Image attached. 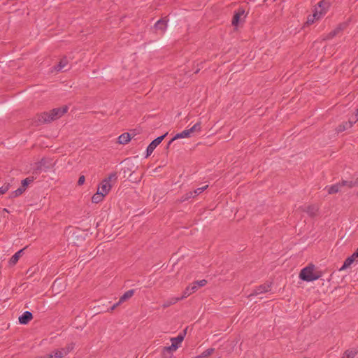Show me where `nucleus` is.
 Here are the masks:
<instances>
[{"mask_svg": "<svg viewBox=\"0 0 358 358\" xmlns=\"http://www.w3.org/2000/svg\"><path fill=\"white\" fill-rule=\"evenodd\" d=\"M36 358H44L43 357H36Z\"/></svg>", "mask_w": 358, "mask_h": 358, "instance_id": "49530a36", "label": "nucleus"}, {"mask_svg": "<svg viewBox=\"0 0 358 358\" xmlns=\"http://www.w3.org/2000/svg\"><path fill=\"white\" fill-rule=\"evenodd\" d=\"M85 176H83V175L80 176L78 180V185H79V186L83 185L85 183Z\"/></svg>", "mask_w": 358, "mask_h": 358, "instance_id": "e433bc0d", "label": "nucleus"}, {"mask_svg": "<svg viewBox=\"0 0 358 358\" xmlns=\"http://www.w3.org/2000/svg\"><path fill=\"white\" fill-rule=\"evenodd\" d=\"M192 198H194V197L192 191H189L180 197V203L184 202V201H187Z\"/></svg>", "mask_w": 358, "mask_h": 358, "instance_id": "bb28decb", "label": "nucleus"}, {"mask_svg": "<svg viewBox=\"0 0 358 358\" xmlns=\"http://www.w3.org/2000/svg\"><path fill=\"white\" fill-rule=\"evenodd\" d=\"M315 265L312 263L303 268L299 273V278L306 282H313L318 280L322 275L320 271H314Z\"/></svg>", "mask_w": 358, "mask_h": 358, "instance_id": "f03ea898", "label": "nucleus"}, {"mask_svg": "<svg viewBox=\"0 0 358 358\" xmlns=\"http://www.w3.org/2000/svg\"><path fill=\"white\" fill-rule=\"evenodd\" d=\"M134 294V289L127 291L119 299V303H122L130 299Z\"/></svg>", "mask_w": 358, "mask_h": 358, "instance_id": "412c9836", "label": "nucleus"}, {"mask_svg": "<svg viewBox=\"0 0 358 358\" xmlns=\"http://www.w3.org/2000/svg\"><path fill=\"white\" fill-rule=\"evenodd\" d=\"M215 351V348H208L205 351H203L200 355L196 357V358H208Z\"/></svg>", "mask_w": 358, "mask_h": 358, "instance_id": "393cba45", "label": "nucleus"}, {"mask_svg": "<svg viewBox=\"0 0 358 358\" xmlns=\"http://www.w3.org/2000/svg\"><path fill=\"white\" fill-rule=\"evenodd\" d=\"M69 61L66 57H64L60 59L58 64L55 66L54 69L57 71H66L68 69H66L68 66Z\"/></svg>", "mask_w": 358, "mask_h": 358, "instance_id": "4468645a", "label": "nucleus"}, {"mask_svg": "<svg viewBox=\"0 0 358 358\" xmlns=\"http://www.w3.org/2000/svg\"><path fill=\"white\" fill-rule=\"evenodd\" d=\"M208 185H205V186H203L202 187L197 188V189H194V191H192L194 197L195 198L199 194L202 193L204 190H206L208 188Z\"/></svg>", "mask_w": 358, "mask_h": 358, "instance_id": "7c9ffc66", "label": "nucleus"}, {"mask_svg": "<svg viewBox=\"0 0 358 358\" xmlns=\"http://www.w3.org/2000/svg\"><path fill=\"white\" fill-rule=\"evenodd\" d=\"M26 248H23V249H21L19 251H17V252H15L12 257L11 258L9 259L8 261V264L10 266H13L14 265L16 264V263L18 262L20 257L22 256L24 250H25Z\"/></svg>", "mask_w": 358, "mask_h": 358, "instance_id": "dca6fc26", "label": "nucleus"}, {"mask_svg": "<svg viewBox=\"0 0 358 358\" xmlns=\"http://www.w3.org/2000/svg\"><path fill=\"white\" fill-rule=\"evenodd\" d=\"M342 187L343 186L341 185V182H338L333 185L327 186L326 189L329 194H333L340 192Z\"/></svg>", "mask_w": 358, "mask_h": 358, "instance_id": "f3484780", "label": "nucleus"}, {"mask_svg": "<svg viewBox=\"0 0 358 358\" xmlns=\"http://www.w3.org/2000/svg\"><path fill=\"white\" fill-rule=\"evenodd\" d=\"M120 304V303H119V301H118V302H117L116 303H115L113 306H111V307L110 308V310H110V311H113V310H115V308L116 307H117Z\"/></svg>", "mask_w": 358, "mask_h": 358, "instance_id": "58836bf2", "label": "nucleus"}, {"mask_svg": "<svg viewBox=\"0 0 358 358\" xmlns=\"http://www.w3.org/2000/svg\"><path fill=\"white\" fill-rule=\"evenodd\" d=\"M24 191H25L24 189H23L22 187H20L16 190L12 192L10 196L11 198L17 197L20 195H21L22 194H23V192H24Z\"/></svg>", "mask_w": 358, "mask_h": 358, "instance_id": "cd10ccee", "label": "nucleus"}, {"mask_svg": "<svg viewBox=\"0 0 358 358\" xmlns=\"http://www.w3.org/2000/svg\"><path fill=\"white\" fill-rule=\"evenodd\" d=\"M352 257H354V259H357L358 258V248H357V250L353 252V254L352 255Z\"/></svg>", "mask_w": 358, "mask_h": 358, "instance_id": "4c0bfd02", "label": "nucleus"}, {"mask_svg": "<svg viewBox=\"0 0 358 358\" xmlns=\"http://www.w3.org/2000/svg\"><path fill=\"white\" fill-rule=\"evenodd\" d=\"M358 353V347L345 351L343 358H354Z\"/></svg>", "mask_w": 358, "mask_h": 358, "instance_id": "aec40b11", "label": "nucleus"}, {"mask_svg": "<svg viewBox=\"0 0 358 358\" xmlns=\"http://www.w3.org/2000/svg\"><path fill=\"white\" fill-rule=\"evenodd\" d=\"M104 194L103 193L97 192L94 194L92 197V201L94 203H98L101 201L104 197Z\"/></svg>", "mask_w": 358, "mask_h": 358, "instance_id": "b1692460", "label": "nucleus"}, {"mask_svg": "<svg viewBox=\"0 0 358 358\" xmlns=\"http://www.w3.org/2000/svg\"><path fill=\"white\" fill-rule=\"evenodd\" d=\"M187 329H188V327H186L185 328V329L182 331V332L180 333V344L182 343V342L183 341L186 334H187Z\"/></svg>", "mask_w": 358, "mask_h": 358, "instance_id": "f704fd0d", "label": "nucleus"}, {"mask_svg": "<svg viewBox=\"0 0 358 358\" xmlns=\"http://www.w3.org/2000/svg\"><path fill=\"white\" fill-rule=\"evenodd\" d=\"M245 14V9L243 7H239L237 10L234 11L231 24L234 27H238L241 21V16Z\"/></svg>", "mask_w": 358, "mask_h": 358, "instance_id": "9d476101", "label": "nucleus"}, {"mask_svg": "<svg viewBox=\"0 0 358 358\" xmlns=\"http://www.w3.org/2000/svg\"><path fill=\"white\" fill-rule=\"evenodd\" d=\"M179 138V133L176 134L168 143L167 145H166V149H169V147L171 146V143Z\"/></svg>", "mask_w": 358, "mask_h": 358, "instance_id": "72a5a7b5", "label": "nucleus"}, {"mask_svg": "<svg viewBox=\"0 0 358 358\" xmlns=\"http://www.w3.org/2000/svg\"><path fill=\"white\" fill-rule=\"evenodd\" d=\"M207 280L205 279L196 280L192 284L188 285L183 291L182 296H180V300L187 298L192 293H194L198 290L199 287H204L207 284Z\"/></svg>", "mask_w": 358, "mask_h": 358, "instance_id": "7ed1b4c3", "label": "nucleus"}, {"mask_svg": "<svg viewBox=\"0 0 358 358\" xmlns=\"http://www.w3.org/2000/svg\"><path fill=\"white\" fill-rule=\"evenodd\" d=\"M68 110V107L56 108L48 112L41 113L38 115V121L41 124L49 123L61 117Z\"/></svg>", "mask_w": 358, "mask_h": 358, "instance_id": "f257e3e1", "label": "nucleus"}, {"mask_svg": "<svg viewBox=\"0 0 358 358\" xmlns=\"http://www.w3.org/2000/svg\"><path fill=\"white\" fill-rule=\"evenodd\" d=\"M182 71L184 72V74H185V75H187V74H188V72L187 71V70H186V68H185V67Z\"/></svg>", "mask_w": 358, "mask_h": 358, "instance_id": "a19ab883", "label": "nucleus"}, {"mask_svg": "<svg viewBox=\"0 0 358 358\" xmlns=\"http://www.w3.org/2000/svg\"><path fill=\"white\" fill-rule=\"evenodd\" d=\"M3 212L8 213V210L6 208H3Z\"/></svg>", "mask_w": 358, "mask_h": 358, "instance_id": "c03bdc74", "label": "nucleus"}, {"mask_svg": "<svg viewBox=\"0 0 358 358\" xmlns=\"http://www.w3.org/2000/svg\"><path fill=\"white\" fill-rule=\"evenodd\" d=\"M34 177H28L25 179L22 180L21 182V187L24 189L26 190L27 187L34 181Z\"/></svg>", "mask_w": 358, "mask_h": 358, "instance_id": "a878e982", "label": "nucleus"}, {"mask_svg": "<svg viewBox=\"0 0 358 358\" xmlns=\"http://www.w3.org/2000/svg\"><path fill=\"white\" fill-rule=\"evenodd\" d=\"M131 139V134L129 133H124L118 137V143L120 144L125 145L129 143Z\"/></svg>", "mask_w": 358, "mask_h": 358, "instance_id": "6ab92c4d", "label": "nucleus"}, {"mask_svg": "<svg viewBox=\"0 0 358 358\" xmlns=\"http://www.w3.org/2000/svg\"><path fill=\"white\" fill-rule=\"evenodd\" d=\"M347 24L345 23L340 24L334 30L331 31L326 36L325 39L330 40L338 35L341 31L345 29Z\"/></svg>", "mask_w": 358, "mask_h": 358, "instance_id": "9b49d317", "label": "nucleus"}, {"mask_svg": "<svg viewBox=\"0 0 358 358\" xmlns=\"http://www.w3.org/2000/svg\"><path fill=\"white\" fill-rule=\"evenodd\" d=\"M196 358V357H195Z\"/></svg>", "mask_w": 358, "mask_h": 358, "instance_id": "09e8293b", "label": "nucleus"}, {"mask_svg": "<svg viewBox=\"0 0 358 358\" xmlns=\"http://www.w3.org/2000/svg\"><path fill=\"white\" fill-rule=\"evenodd\" d=\"M45 160L44 159H42L40 162H38L36 164V170L37 171L41 172V171L42 170V166H45Z\"/></svg>", "mask_w": 358, "mask_h": 358, "instance_id": "2f4dec72", "label": "nucleus"}, {"mask_svg": "<svg viewBox=\"0 0 358 358\" xmlns=\"http://www.w3.org/2000/svg\"><path fill=\"white\" fill-rule=\"evenodd\" d=\"M167 134L168 133H166L157 137L149 144L146 149V157L150 156L156 147L161 143V142L164 140V138Z\"/></svg>", "mask_w": 358, "mask_h": 358, "instance_id": "6e6552de", "label": "nucleus"}, {"mask_svg": "<svg viewBox=\"0 0 358 358\" xmlns=\"http://www.w3.org/2000/svg\"><path fill=\"white\" fill-rule=\"evenodd\" d=\"M62 348L52 351L50 354L43 356L44 358H62L65 355L63 354Z\"/></svg>", "mask_w": 358, "mask_h": 358, "instance_id": "a211bd4d", "label": "nucleus"}, {"mask_svg": "<svg viewBox=\"0 0 358 358\" xmlns=\"http://www.w3.org/2000/svg\"><path fill=\"white\" fill-rule=\"evenodd\" d=\"M315 20H317L316 17H314V14L313 15H309L307 19L306 23L308 24H311L314 22Z\"/></svg>", "mask_w": 358, "mask_h": 358, "instance_id": "c9c22d12", "label": "nucleus"}, {"mask_svg": "<svg viewBox=\"0 0 358 358\" xmlns=\"http://www.w3.org/2000/svg\"><path fill=\"white\" fill-rule=\"evenodd\" d=\"M318 208L315 205H310L306 207V209L304 210L306 212L310 217H314L317 212Z\"/></svg>", "mask_w": 358, "mask_h": 358, "instance_id": "5701e85b", "label": "nucleus"}, {"mask_svg": "<svg viewBox=\"0 0 358 358\" xmlns=\"http://www.w3.org/2000/svg\"><path fill=\"white\" fill-rule=\"evenodd\" d=\"M117 179V175L116 172L110 173L108 178L102 180L101 186L99 187V189L101 188L100 192L103 193L104 195H106L112 187V185L110 182L112 181L115 182Z\"/></svg>", "mask_w": 358, "mask_h": 358, "instance_id": "39448f33", "label": "nucleus"}, {"mask_svg": "<svg viewBox=\"0 0 358 358\" xmlns=\"http://www.w3.org/2000/svg\"><path fill=\"white\" fill-rule=\"evenodd\" d=\"M167 22L168 20H166L165 18H162L156 22L154 25V28L156 30H159L162 32H164L167 27Z\"/></svg>", "mask_w": 358, "mask_h": 358, "instance_id": "2eb2a0df", "label": "nucleus"}, {"mask_svg": "<svg viewBox=\"0 0 358 358\" xmlns=\"http://www.w3.org/2000/svg\"><path fill=\"white\" fill-rule=\"evenodd\" d=\"M272 286V282H266L264 284H262L258 287H257L248 296V297H251L253 296H257L260 294L266 293L271 290Z\"/></svg>", "mask_w": 358, "mask_h": 358, "instance_id": "0eeeda50", "label": "nucleus"}, {"mask_svg": "<svg viewBox=\"0 0 358 358\" xmlns=\"http://www.w3.org/2000/svg\"><path fill=\"white\" fill-rule=\"evenodd\" d=\"M172 344L164 347L162 350L163 358H176L173 357V353L179 348V335L171 339Z\"/></svg>", "mask_w": 358, "mask_h": 358, "instance_id": "20e7f679", "label": "nucleus"}, {"mask_svg": "<svg viewBox=\"0 0 358 358\" xmlns=\"http://www.w3.org/2000/svg\"><path fill=\"white\" fill-rule=\"evenodd\" d=\"M74 348V343H71L69 344H68L66 347L64 348H62V350L63 351V354H64V355L66 356V355H68L71 351H72Z\"/></svg>", "mask_w": 358, "mask_h": 358, "instance_id": "c85d7f7f", "label": "nucleus"}, {"mask_svg": "<svg viewBox=\"0 0 358 358\" xmlns=\"http://www.w3.org/2000/svg\"><path fill=\"white\" fill-rule=\"evenodd\" d=\"M33 319V315L29 311H25L21 315L19 318V322L21 324H27Z\"/></svg>", "mask_w": 358, "mask_h": 358, "instance_id": "f8f14e48", "label": "nucleus"}, {"mask_svg": "<svg viewBox=\"0 0 358 358\" xmlns=\"http://www.w3.org/2000/svg\"><path fill=\"white\" fill-rule=\"evenodd\" d=\"M10 188L9 184L3 185L2 187H0V195L5 194Z\"/></svg>", "mask_w": 358, "mask_h": 358, "instance_id": "473e14b6", "label": "nucleus"}, {"mask_svg": "<svg viewBox=\"0 0 358 358\" xmlns=\"http://www.w3.org/2000/svg\"><path fill=\"white\" fill-rule=\"evenodd\" d=\"M320 10L316 8L314 11V17L319 20L322 15H324L330 6V3L326 0H322L317 3Z\"/></svg>", "mask_w": 358, "mask_h": 358, "instance_id": "423d86ee", "label": "nucleus"}, {"mask_svg": "<svg viewBox=\"0 0 358 358\" xmlns=\"http://www.w3.org/2000/svg\"><path fill=\"white\" fill-rule=\"evenodd\" d=\"M171 260L173 261V265H175L176 264V262H177V259L176 261H174V257H172Z\"/></svg>", "mask_w": 358, "mask_h": 358, "instance_id": "37998d69", "label": "nucleus"}, {"mask_svg": "<svg viewBox=\"0 0 358 358\" xmlns=\"http://www.w3.org/2000/svg\"><path fill=\"white\" fill-rule=\"evenodd\" d=\"M341 184L343 187H345V186H347L349 188H352L354 187H356L355 186V181L354 180H342L341 181Z\"/></svg>", "mask_w": 358, "mask_h": 358, "instance_id": "c756f323", "label": "nucleus"}, {"mask_svg": "<svg viewBox=\"0 0 358 358\" xmlns=\"http://www.w3.org/2000/svg\"><path fill=\"white\" fill-rule=\"evenodd\" d=\"M355 122H356V121H351V120H349L348 122H344L341 123V124H339L336 127V131L338 133L343 132V131H345L346 129L351 128Z\"/></svg>", "mask_w": 358, "mask_h": 358, "instance_id": "ddd939ff", "label": "nucleus"}, {"mask_svg": "<svg viewBox=\"0 0 358 358\" xmlns=\"http://www.w3.org/2000/svg\"><path fill=\"white\" fill-rule=\"evenodd\" d=\"M354 181H355V186L358 187V178H356Z\"/></svg>", "mask_w": 358, "mask_h": 358, "instance_id": "79ce46f5", "label": "nucleus"}, {"mask_svg": "<svg viewBox=\"0 0 358 358\" xmlns=\"http://www.w3.org/2000/svg\"><path fill=\"white\" fill-rule=\"evenodd\" d=\"M356 259H354L353 257L350 256L348 258L345 259V260L343 262V266L340 268V270H345L348 268H349L355 261Z\"/></svg>", "mask_w": 358, "mask_h": 358, "instance_id": "4be33fe9", "label": "nucleus"}, {"mask_svg": "<svg viewBox=\"0 0 358 358\" xmlns=\"http://www.w3.org/2000/svg\"><path fill=\"white\" fill-rule=\"evenodd\" d=\"M355 116H356V120L355 121H357L358 120V108L356 110V114H355Z\"/></svg>", "mask_w": 358, "mask_h": 358, "instance_id": "ea45409f", "label": "nucleus"}, {"mask_svg": "<svg viewBox=\"0 0 358 358\" xmlns=\"http://www.w3.org/2000/svg\"><path fill=\"white\" fill-rule=\"evenodd\" d=\"M198 72H199V69H196V70L194 72V73H197Z\"/></svg>", "mask_w": 358, "mask_h": 358, "instance_id": "a18cd8bd", "label": "nucleus"}, {"mask_svg": "<svg viewBox=\"0 0 358 358\" xmlns=\"http://www.w3.org/2000/svg\"><path fill=\"white\" fill-rule=\"evenodd\" d=\"M356 195L358 196V192H356Z\"/></svg>", "mask_w": 358, "mask_h": 358, "instance_id": "de8ad7c7", "label": "nucleus"}, {"mask_svg": "<svg viewBox=\"0 0 358 358\" xmlns=\"http://www.w3.org/2000/svg\"><path fill=\"white\" fill-rule=\"evenodd\" d=\"M201 128V122L196 123L191 128L180 132V138H188L193 136L195 132L200 131Z\"/></svg>", "mask_w": 358, "mask_h": 358, "instance_id": "1a4fd4ad", "label": "nucleus"}]
</instances>
